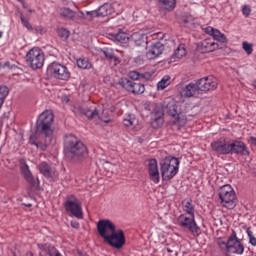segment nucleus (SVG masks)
Masks as SVG:
<instances>
[{"mask_svg":"<svg viewBox=\"0 0 256 256\" xmlns=\"http://www.w3.org/2000/svg\"><path fill=\"white\" fill-rule=\"evenodd\" d=\"M163 123H164L163 112L152 113L151 125L153 129H159V127L163 126Z\"/></svg>","mask_w":256,"mask_h":256,"instance_id":"bb28decb","label":"nucleus"},{"mask_svg":"<svg viewBox=\"0 0 256 256\" xmlns=\"http://www.w3.org/2000/svg\"><path fill=\"white\" fill-rule=\"evenodd\" d=\"M217 49H219V44L211 38L204 39L197 44V50L200 53H213V51H217Z\"/></svg>","mask_w":256,"mask_h":256,"instance_id":"6ab92c4d","label":"nucleus"},{"mask_svg":"<svg viewBox=\"0 0 256 256\" xmlns=\"http://www.w3.org/2000/svg\"><path fill=\"white\" fill-rule=\"evenodd\" d=\"M148 175L150 181L157 185L161 181V174L159 173V164L157 159L152 158L148 160Z\"/></svg>","mask_w":256,"mask_h":256,"instance_id":"f3484780","label":"nucleus"},{"mask_svg":"<svg viewBox=\"0 0 256 256\" xmlns=\"http://www.w3.org/2000/svg\"><path fill=\"white\" fill-rule=\"evenodd\" d=\"M123 124L125 127H133L135 125V117L128 115L127 118L123 119Z\"/></svg>","mask_w":256,"mask_h":256,"instance_id":"58836bf2","label":"nucleus"},{"mask_svg":"<svg viewBox=\"0 0 256 256\" xmlns=\"http://www.w3.org/2000/svg\"><path fill=\"white\" fill-rule=\"evenodd\" d=\"M210 147L216 155H231V143L227 142L225 138L213 141Z\"/></svg>","mask_w":256,"mask_h":256,"instance_id":"2eb2a0df","label":"nucleus"},{"mask_svg":"<svg viewBox=\"0 0 256 256\" xmlns=\"http://www.w3.org/2000/svg\"><path fill=\"white\" fill-rule=\"evenodd\" d=\"M53 142V132H39L36 130V133L30 136L29 143L30 145H35L37 149L41 151H47V147Z\"/></svg>","mask_w":256,"mask_h":256,"instance_id":"39448f33","label":"nucleus"},{"mask_svg":"<svg viewBox=\"0 0 256 256\" xmlns=\"http://www.w3.org/2000/svg\"><path fill=\"white\" fill-rule=\"evenodd\" d=\"M47 73L60 81H68V79L71 77V73L69 72V69H67V66L58 62H52L47 67Z\"/></svg>","mask_w":256,"mask_h":256,"instance_id":"6e6552de","label":"nucleus"},{"mask_svg":"<svg viewBox=\"0 0 256 256\" xmlns=\"http://www.w3.org/2000/svg\"><path fill=\"white\" fill-rule=\"evenodd\" d=\"M21 173L25 181L29 183L30 187H37L39 185V178L33 176V173H31V170L29 169V165L23 164L21 166Z\"/></svg>","mask_w":256,"mask_h":256,"instance_id":"4be33fe9","label":"nucleus"},{"mask_svg":"<svg viewBox=\"0 0 256 256\" xmlns=\"http://www.w3.org/2000/svg\"><path fill=\"white\" fill-rule=\"evenodd\" d=\"M241 155L242 157H247L250 155L247 144L243 141H234L230 143V155Z\"/></svg>","mask_w":256,"mask_h":256,"instance_id":"aec40b11","label":"nucleus"},{"mask_svg":"<svg viewBox=\"0 0 256 256\" xmlns=\"http://www.w3.org/2000/svg\"><path fill=\"white\" fill-rule=\"evenodd\" d=\"M129 75L130 79H134L135 81L141 77V74H139L137 71H131Z\"/></svg>","mask_w":256,"mask_h":256,"instance_id":"49530a36","label":"nucleus"},{"mask_svg":"<svg viewBox=\"0 0 256 256\" xmlns=\"http://www.w3.org/2000/svg\"><path fill=\"white\" fill-rule=\"evenodd\" d=\"M7 95H9V88L7 86H0V109L5 103Z\"/></svg>","mask_w":256,"mask_h":256,"instance_id":"72a5a7b5","label":"nucleus"},{"mask_svg":"<svg viewBox=\"0 0 256 256\" xmlns=\"http://www.w3.org/2000/svg\"><path fill=\"white\" fill-rule=\"evenodd\" d=\"M86 117L88 118V119H95V117H99V110H97V109H94V110H92V111H87L86 112Z\"/></svg>","mask_w":256,"mask_h":256,"instance_id":"79ce46f5","label":"nucleus"},{"mask_svg":"<svg viewBox=\"0 0 256 256\" xmlns=\"http://www.w3.org/2000/svg\"><path fill=\"white\" fill-rule=\"evenodd\" d=\"M242 14L244 15V17H249V15H251V6L244 5L242 7Z\"/></svg>","mask_w":256,"mask_h":256,"instance_id":"c03bdc74","label":"nucleus"},{"mask_svg":"<svg viewBox=\"0 0 256 256\" xmlns=\"http://www.w3.org/2000/svg\"><path fill=\"white\" fill-rule=\"evenodd\" d=\"M101 53H103V55L106 57V59H109L110 61L113 60V55H115L113 53V49H111V48H104L101 50Z\"/></svg>","mask_w":256,"mask_h":256,"instance_id":"ea45409f","label":"nucleus"},{"mask_svg":"<svg viewBox=\"0 0 256 256\" xmlns=\"http://www.w3.org/2000/svg\"><path fill=\"white\" fill-rule=\"evenodd\" d=\"M218 197L222 207L226 209H235V207H237V194L231 185L225 184L221 186L219 188Z\"/></svg>","mask_w":256,"mask_h":256,"instance_id":"7ed1b4c3","label":"nucleus"},{"mask_svg":"<svg viewBox=\"0 0 256 256\" xmlns=\"http://www.w3.org/2000/svg\"><path fill=\"white\" fill-rule=\"evenodd\" d=\"M254 88L256 89V80L254 81Z\"/></svg>","mask_w":256,"mask_h":256,"instance_id":"5fc2aeb1","label":"nucleus"},{"mask_svg":"<svg viewBox=\"0 0 256 256\" xmlns=\"http://www.w3.org/2000/svg\"><path fill=\"white\" fill-rule=\"evenodd\" d=\"M217 245L220 249V251H226L229 247V238L227 239V241L223 240L222 238H217Z\"/></svg>","mask_w":256,"mask_h":256,"instance_id":"c9c22d12","label":"nucleus"},{"mask_svg":"<svg viewBox=\"0 0 256 256\" xmlns=\"http://www.w3.org/2000/svg\"><path fill=\"white\" fill-rule=\"evenodd\" d=\"M186 55L187 49L185 48V44H180L172 54L171 61H179V59H183Z\"/></svg>","mask_w":256,"mask_h":256,"instance_id":"cd10ccee","label":"nucleus"},{"mask_svg":"<svg viewBox=\"0 0 256 256\" xmlns=\"http://www.w3.org/2000/svg\"><path fill=\"white\" fill-rule=\"evenodd\" d=\"M30 256H33V252H30Z\"/></svg>","mask_w":256,"mask_h":256,"instance_id":"4d7b16f0","label":"nucleus"},{"mask_svg":"<svg viewBox=\"0 0 256 256\" xmlns=\"http://www.w3.org/2000/svg\"><path fill=\"white\" fill-rule=\"evenodd\" d=\"M71 227H72L73 229H79L80 224H79V222H77V221H71Z\"/></svg>","mask_w":256,"mask_h":256,"instance_id":"de8ad7c7","label":"nucleus"},{"mask_svg":"<svg viewBox=\"0 0 256 256\" xmlns=\"http://www.w3.org/2000/svg\"><path fill=\"white\" fill-rule=\"evenodd\" d=\"M167 114L174 119L178 125H187V117L181 113V107L175 100H170L166 105Z\"/></svg>","mask_w":256,"mask_h":256,"instance_id":"1a4fd4ad","label":"nucleus"},{"mask_svg":"<svg viewBox=\"0 0 256 256\" xmlns=\"http://www.w3.org/2000/svg\"><path fill=\"white\" fill-rule=\"evenodd\" d=\"M165 51V45L161 42H156L152 44L150 47H148L146 52V57L150 61L159 59L161 55H163V52Z\"/></svg>","mask_w":256,"mask_h":256,"instance_id":"a211bd4d","label":"nucleus"},{"mask_svg":"<svg viewBox=\"0 0 256 256\" xmlns=\"http://www.w3.org/2000/svg\"><path fill=\"white\" fill-rule=\"evenodd\" d=\"M198 89L203 93H207V91H215L219 86V80L215 76H205L200 78L198 81Z\"/></svg>","mask_w":256,"mask_h":256,"instance_id":"f8f14e48","label":"nucleus"},{"mask_svg":"<svg viewBox=\"0 0 256 256\" xmlns=\"http://www.w3.org/2000/svg\"><path fill=\"white\" fill-rule=\"evenodd\" d=\"M20 20L23 27H25L28 31H33V26L31 25V23H29V20L25 18L23 14L20 15Z\"/></svg>","mask_w":256,"mask_h":256,"instance_id":"e433bc0d","label":"nucleus"},{"mask_svg":"<svg viewBox=\"0 0 256 256\" xmlns=\"http://www.w3.org/2000/svg\"><path fill=\"white\" fill-rule=\"evenodd\" d=\"M177 223L182 229H187L190 233H196L199 235L200 227L195 221V216L189 214H180L177 218Z\"/></svg>","mask_w":256,"mask_h":256,"instance_id":"9d476101","label":"nucleus"},{"mask_svg":"<svg viewBox=\"0 0 256 256\" xmlns=\"http://www.w3.org/2000/svg\"><path fill=\"white\" fill-rule=\"evenodd\" d=\"M26 63L30 69H43L45 65V54L39 47H34L26 53Z\"/></svg>","mask_w":256,"mask_h":256,"instance_id":"20e7f679","label":"nucleus"},{"mask_svg":"<svg viewBox=\"0 0 256 256\" xmlns=\"http://www.w3.org/2000/svg\"><path fill=\"white\" fill-rule=\"evenodd\" d=\"M171 85V76H164L157 84L158 89L163 91V89H167Z\"/></svg>","mask_w":256,"mask_h":256,"instance_id":"2f4dec72","label":"nucleus"},{"mask_svg":"<svg viewBox=\"0 0 256 256\" xmlns=\"http://www.w3.org/2000/svg\"><path fill=\"white\" fill-rule=\"evenodd\" d=\"M59 252V250H57V248H55V246L51 245L48 248V255L49 256H56Z\"/></svg>","mask_w":256,"mask_h":256,"instance_id":"a18cd8bd","label":"nucleus"},{"mask_svg":"<svg viewBox=\"0 0 256 256\" xmlns=\"http://www.w3.org/2000/svg\"><path fill=\"white\" fill-rule=\"evenodd\" d=\"M246 233L248 235L250 245H252V247H256V237L253 235V231L247 229Z\"/></svg>","mask_w":256,"mask_h":256,"instance_id":"a19ab883","label":"nucleus"},{"mask_svg":"<svg viewBox=\"0 0 256 256\" xmlns=\"http://www.w3.org/2000/svg\"><path fill=\"white\" fill-rule=\"evenodd\" d=\"M64 101H65L66 103H69V98L65 97Z\"/></svg>","mask_w":256,"mask_h":256,"instance_id":"3c124183","label":"nucleus"},{"mask_svg":"<svg viewBox=\"0 0 256 256\" xmlns=\"http://www.w3.org/2000/svg\"><path fill=\"white\" fill-rule=\"evenodd\" d=\"M244 252L245 246L237 237V232H235V230H232L230 236L228 237V249L226 253H230L232 255H243Z\"/></svg>","mask_w":256,"mask_h":256,"instance_id":"9b49d317","label":"nucleus"},{"mask_svg":"<svg viewBox=\"0 0 256 256\" xmlns=\"http://www.w3.org/2000/svg\"><path fill=\"white\" fill-rule=\"evenodd\" d=\"M159 7L163 9V11H167V13H171V11H175V7H177V0H156Z\"/></svg>","mask_w":256,"mask_h":256,"instance_id":"a878e982","label":"nucleus"},{"mask_svg":"<svg viewBox=\"0 0 256 256\" xmlns=\"http://www.w3.org/2000/svg\"><path fill=\"white\" fill-rule=\"evenodd\" d=\"M114 40L118 41V43H128L129 41V34L125 32H118L114 34Z\"/></svg>","mask_w":256,"mask_h":256,"instance_id":"473e14b6","label":"nucleus"},{"mask_svg":"<svg viewBox=\"0 0 256 256\" xmlns=\"http://www.w3.org/2000/svg\"><path fill=\"white\" fill-rule=\"evenodd\" d=\"M112 60L115 62V65H119V63H121V60L119 57L115 56V54H113Z\"/></svg>","mask_w":256,"mask_h":256,"instance_id":"09e8293b","label":"nucleus"},{"mask_svg":"<svg viewBox=\"0 0 256 256\" xmlns=\"http://www.w3.org/2000/svg\"><path fill=\"white\" fill-rule=\"evenodd\" d=\"M58 35L61 39H69V32L65 28L60 29L58 31Z\"/></svg>","mask_w":256,"mask_h":256,"instance_id":"37998d69","label":"nucleus"},{"mask_svg":"<svg viewBox=\"0 0 256 256\" xmlns=\"http://www.w3.org/2000/svg\"><path fill=\"white\" fill-rule=\"evenodd\" d=\"M242 49L245 50L247 55H252L253 54V44H251V43H249L247 41H244L242 43Z\"/></svg>","mask_w":256,"mask_h":256,"instance_id":"4c0bfd02","label":"nucleus"},{"mask_svg":"<svg viewBox=\"0 0 256 256\" xmlns=\"http://www.w3.org/2000/svg\"><path fill=\"white\" fill-rule=\"evenodd\" d=\"M167 253H173V250L171 248H166Z\"/></svg>","mask_w":256,"mask_h":256,"instance_id":"8fccbe9b","label":"nucleus"},{"mask_svg":"<svg viewBox=\"0 0 256 256\" xmlns=\"http://www.w3.org/2000/svg\"><path fill=\"white\" fill-rule=\"evenodd\" d=\"M60 15L65 19H74L75 12L69 8H62L60 11Z\"/></svg>","mask_w":256,"mask_h":256,"instance_id":"f704fd0d","label":"nucleus"},{"mask_svg":"<svg viewBox=\"0 0 256 256\" xmlns=\"http://www.w3.org/2000/svg\"><path fill=\"white\" fill-rule=\"evenodd\" d=\"M0 69H3V64H0Z\"/></svg>","mask_w":256,"mask_h":256,"instance_id":"6e6d98bb","label":"nucleus"},{"mask_svg":"<svg viewBox=\"0 0 256 256\" xmlns=\"http://www.w3.org/2000/svg\"><path fill=\"white\" fill-rule=\"evenodd\" d=\"M182 209L185 215L195 216V205H193V200H183L182 201Z\"/></svg>","mask_w":256,"mask_h":256,"instance_id":"c85d7f7f","label":"nucleus"},{"mask_svg":"<svg viewBox=\"0 0 256 256\" xmlns=\"http://www.w3.org/2000/svg\"><path fill=\"white\" fill-rule=\"evenodd\" d=\"M104 241L111 247H114V249H123V245H125V233L123 230L114 231L111 235H108Z\"/></svg>","mask_w":256,"mask_h":256,"instance_id":"4468645a","label":"nucleus"},{"mask_svg":"<svg viewBox=\"0 0 256 256\" xmlns=\"http://www.w3.org/2000/svg\"><path fill=\"white\" fill-rule=\"evenodd\" d=\"M39 172L46 178V179H53L57 177V170L55 168L48 165L47 162H41L38 166Z\"/></svg>","mask_w":256,"mask_h":256,"instance_id":"5701e85b","label":"nucleus"},{"mask_svg":"<svg viewBox=\"0 0 256 256\" xmlns=\"http://www.w3.org/2000/svg\"><path fill=\"white\" fill-rule=\"evenodd\" d=\"M55 256H63V254H61V252H58Z\"/></svg>","mask_w":256,"mask_h":256,"instance_id":"603ef678","label":"nucleus"},{"mask_svg":"<svg viewBox=\"0 0 256 256\" xmlns=\"http://www.w3.org/2000/svg\"><path fill=\"white\" fill-rule=\"evenodd\" d=\"M116 229L117 227L115 224L109 219L100 220L97 224V231L100 237H103L104 239L108 235L115 233Z\"/></svg>","mask_w":256,"mask_h":256,"instance_id":"dca6fc26","label":"nucleus"},{"mask_svg":"<svg viewBox=\"0 0 256 256\" xmlns=\"http://www.w3.org/2000/svg\"><path fill=\"white\" fill-rule=\"evenodd\" d=\"M1 37H3V32L2 31H0V39H1Z\"/></svg>","mask_w":256,"mask_h":256,"instance_id":"864d4df0","label":"nucleus"},{"mask_svg":"<svg viewBox=\"0 0 256 256\" xmlns=\"http://www.w3.org/2000/svg\"><path fill=\"white\" fill-rule=\"evenodd\" d=\"M119 85H121L123 89H126V91L133 93V95H143V93H145V85L131 81L127 78H122L119 81Z\"/></svg>","mask_w":256,"mask_h":256,"instance_id":"ddd939ff","label":"nucleus"},{"mask_svg":"<svg viewBox=\"0 0 256 256\" xmlns=\"http://www.w3.org/2000/svg\"><path fill=\"white\" fill-rule=\"evenodd\" d=\"M199 91V84L197 82L189 83L181 89L180 94L182 97H195Z\"/></svg>","mask_w":256,"mask_h":256,"instance_id":"b1692460","label":"nucleus"},{"mask_svg":"<svg viewBox=\"0 0 256 256\" xmlns=\"http://www.w3.org/2000/svg\"><path fill=\"white\" fill-rule=\"evenodd\" d=\"M64 152L68 157L76 161L89 155L87 146L73 134L64 136Z\"/></svg>","mask_w":256,"mask_h":256,"instance_id":"f257e3e1","label":"nucleus"},{"mask_svg":"<svg viewBox=\"0 0 256 256\" xmlns=\"http://www.w3.org/2000/svg\"><path fill=\"white\" fill-rule=\"evenodd\" d=\"M64 207L70 217H76V219H83V207L81 206V202H79V199H77L75 195H69L66 197Z\"/></svg>","mask_w":256,"mask_h":256,"instance_id":"423d86ee","label":"nucleus"},{"mask_svg":"<svg viewBox=\"0 0 256 256\" xmlns=\"http://www.w3.org/2000/svg\"><path fill=\"white\" fill-rule=\"evenodd\" d=\"M53 119H55L53 112L49 110L42 112L36 121V131L53 133V129H51Z\"/></svg>","mask_w":256,"mask_h":256,"instance_id":"0eeeda50","label":"nucleus"},{"mask_svg":"<svg viewBox=\"0 0 256 256\" xmlns=\"http://www.w3.org/2000/svg\"><path fill=\"white\" fill-rule=\"evenodd\" d=\"M132 39L138 47H141V45H147V35L139 32H135L132 34Z\"/></svg>","mask_w":256,"mask_h":256,"instance_id":"c756f323","label":"nucleus"},{"mask_svg":"<svg viewBox=\"0 0 256 256\" xmlns=\"http://www.w3.org/2000/svg\"><path fill=\"white\" fill-rule=\"evenodd\" d=\"M204 31L207 35H210V37H213L215 41H219V43H227V36L221 33V31L211 26L206 27Z\"/></svg>","mask_w":256,"mask_h":256,"instance_id":"393cba45","label":"nucleus"},{"mask_svg":"<svg viewBox=\"0 0 256 256\" xmlns=\"http://www.w3.org/2000/svg\"><path fill=\"white\" fill-rule=\"evenodd\" d=\"M179 158L167 156L160 162V173L163 181H171L179 173Z\"/></svg>","mask_w":256,"mask_h":256,"instance_id":"f03ea898","label":"nucleus"},{"mask_svg":"<svg viewBox=\"0 0 256 256\" xmlns=\"http://www.w3.org/2000/svg\"><path fill=\"white\" fill-rule=\"evenodd\" d=\"M76 65L79 69H84V70H89V69H93V64H91V62L89 61V58H78L76 60Z\"/></svg>","mask_w":256,"mask_h":256,"instance_id":"7c9ffc66","label":"nucleus"},{"mask_svg":"<svg viewBox=\"0 0 256 256\" xmlns=\"http://www.w3.org/2000/svg\"><path fill=\"white\" fill-rule=\"evenodd\" d=\"M87 13L88 15H91V17H109V15H113L114 10L111 4L105 3L102 6H100L97 10H93Z\"/></svg>","mask_w":256,"mask_h":256,"instance_id":"412c9836","label":"nucleus"}]
</instances>
